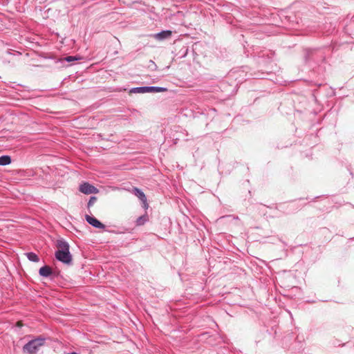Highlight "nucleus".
Instances as JSON below:
<instances>
[{
  "label": "nucleus",
  "mask_w": 354,
  "mask_h": 354,
  "mask_svg": "<svg viewBox=\"0 0 354 354\" xmlns=\"http://www.w3.org/2000/svg\"><path fill=\"white\" fill-rule=\"evenodd\" d=\"M45 339L37 337L29 341L23 347V352L28 354L36 353L39 348L44 344Z\"/></svg>",
  "instance_id": "2"
},
{
  "label": "nucleus",
  "mask_w": 354,
  "mask_h": 354,
  "mask_svg": "<svg viewBox=\"0 0 354 354\" xmlns=\"http://www.w3.org/2000/svg\"><path fill=\"white\" fill-rule=\"evenodd\" d=\"M85 218H86V221L88 222V223H89L94 227L98 228V229H104L105 228V225L103 223H102L100 221H99L96 218L89 216V215H86Z\"/></svg>",
  "instance_id": "5"
},
{
  "label": "nucleus",
  "mask_w": 354,
  "mask_h": 354,
  "mask_svg": "<svg viewBox=\"0 0 354 354\" xmlns=\"http://www.w3.org/2000/svg\"><path fill=\"white\" fill-rule=\"evenodd\" d=\"M133 194L144 203L147 202V198L142 191L137 187H134L133 189Z\"/></svg>",
  "instance_id": "7"
},
{
  "label": "nucleus",
  "mask_w": 354,
  "mask_h": 354,
  "mask_svg": "<svg viewBox=\"0 0 354 354\" xmlns=\"http://www.w3.org/2000/svg\"><path fill=\"white\" fill-rule=\"evenodd\" d=\"M96 201H97V197L91 196L88 202V204H87L88 207L89 208L91 206H93L94 205V203L96 202Z\"/></svg>",
  "instance_id": "13"
},
{
  "label": "nucleus",
  "mask_w": 354,
  "mask_h": 354,
  "mask_svg": "<svg viewBox=\"0 0 354 354\" xmlns=\"http://www.w3.org/2000/svg\"><path fill=\"white\" fill-rule=\"evenodd\" d=\"M57 250L55 252L56 259L67 265L72 263V255L69 251V244L64 239H59L57 241Z\"/></svg>",
  "instance_id": "1"
},
{
  "label": "nucleus",
  "mask_w": 354,
  "mask_h": 354,
  "mask_svg": "<svg viewBox=\"0 0 354 354\" xmlns=\"http://www.w3.org/2000/svg\"><path fill=\"white\" fill-rule=\"evenodd\" d=\"M11 162V158L9 156H2L0 157V165H8Z\"/></svg>",
  "instance_id": "9"
},
{
  "label": "nucleus",
  "mask_w": 354,
  "mask_h": 354,
  "mask_svg": "<svg viewBox=\"0 0 354 354\" xmlns=\"http://www.w3.org/2000/svg\"><path fill=\"white\" fill-rule=\"evenodd\" d=\"M171 30H162L154 35V38L158 40H163L169 38L171 36Z\"/></svg>",
  "instance_id": "6"
},
{
  "label": "nucleus",
  "mask_w": 354,
  "mask_h": 354,
  "mask_svg": "<svg viewBox=\"0 0 354 354\" xmlns=\"http://www.w3.org/2000/svg\"><path fill=\"white\" fill-rule=\"evenodd\" d=\"M79 190L85 194H97L99 192L98 189L88 183H84L80 185Z\"/></svg>",
  "instance_id": "4"
},
{
  "label": "nucleus",
  "mask_w": 354,
  "mask_h": 354,
  "mask_svg": "<svg viewBox=\"0 0 354 354\" xmlns=\"http://www.w3.org/2000/svg\"><path fill=\"white\" fill-rule=\"evenodd\" d=\"M26 256L28 260L32 262H38L39 260V257L34 252H28Z\"/></svg>",
  "instance_id": "11"
},
{
  "label": "nucleus",
  "mask_w": 354,
  "mask_h": 354,
  "mask_svg": "<svg viewBox=\"0 0 354 354\" xmlns=\"http://www.w3.org/2000/svg\"><path fill=\"white\" fill-rule=\"evenodd\" d=\"M39 273L42 277H48L52 274V269L49 266H45L39 269Z\"/></svg>",
  "instance_id": "8"
},
{
  "label": "nucleus",
  "mask_w": 354,
  "mask_h": 354,
  "mask_svg": "<svg viewBox=\"0 0 354 354\" xmlns=\"http://www.w3.org/2000/svg\"><path fill=\"white\" fill-rule=\"evenodd\" d=\"M148 221V216L147 214L139 216L136 220V225L138 226L144 225Z\"/></svg>",
  "instance_id": "10"
},
{
  "label": "nucleus",
  "mask_w": 354,
  "mask_h": 354,
  "mask_svg": "<svg viewBox=\"0 0 354 354\" xmlns=\"http://www.w3.org/2000/svg\"><path fill=\"white\" fill-rule=\"evenodd\" d=\"M64 59L68 62H71L79 60V59H80V57H78L76 56H67L64 58Z\"/></svg>",
  "instance_id": "12"
},
{
  "label": "nucleus",
  "mask_w": 354,
  "mask_h": 354,
  "mask_svg": "<svg viewBox=\"0 0 354 354\" xmlns=\"http://www.w3.org/2000/svg\"><path fill=\"white\" fill-rule=\"evenodd\" d=\"M167 88L160 86H140L134 87L130 90V93H161L166 91Z\"/></svg>",
  "instance_id": "3"
}]
</instances>
